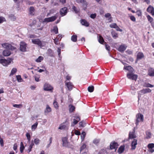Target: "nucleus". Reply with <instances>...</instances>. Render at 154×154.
<instances>
[{
    "instance_id": "obj_1",
    "label": "nucleus",
    "mask_w": 154,
    "mask_h": 154,
    "mask_svg": "<svg viewBox=\"0 0 154 154\" xmlns=\"http://www.w3.org/2000/svg\"><path fill=\"white\" fill-rule=\"evenodd\" d=\"M13 59L9 58L7 59L4 58L3 57L0 55V63L3 66H7L10 64L12 62H13Z\"/></svg>"
},
{
    "instance_id": "obj_2",
    "label": "nucleus",
    "mask_w": 154,
    "mask_h": 154,
    "mask_svg": "<svg viewBox=\"0 0 154 154\" xmlns=\"http://www.w3.org/2000/svg\"><path fill=\"white\" fill-rule=\"evenodd\" d=\"M57 18V16L54 15L52 17L46 18L42 21L43 23L51 22L55 21Z\"/></svg>"
},
{
    "instance_id": "obj_3",
    "label": "nucleus",
    "mask_w": 154,
    "mask_h": 154,
    "mask_svg": "<svg viewBox=\"0 0 154 154\" xmlns=\"http://www.w3.org/2000/svg\"><path fill=\"white\" fill-rule=\"evenodd\" d=\"M136 124L137 125L139 122H142L143 120V116L140 113L137 114L136 115Z\"/></svg>"
},
{
    "instance_id": "obj_4",
    "label": "nucleus",
    "mask_w": 154,
    "mask_h": 154,
    "mask_svg": "<svg viewBox=\"0 0 154 154\" xmlns=\"http://www.w3.org/2000/svg\"><path fill=\"white\" fill-rule=\"evenodd\" d=\"M27 44L25 42L22 41L20 42V50L23 52H26L27 51Z\"/></svg>"
},
{
    "instance_id": "obj_5",
    "label": "nucleus",
    "mask_w": 154,
    "mask_h": 154,
    "mask_svg": "<svg viewBox=\"0 0 154 154\" xmlns=\"http://www.w3.org/2000/svg\"><path fill=\"white\" fill-rule=\"evenodd\" d=\"M32 43L34 44L37 45L41 48L44 45H43L42 42L39 39H32Z\"/></svg>"
},
{
    "instance_id": "obj_6",
    "label": "nucleus",
    "mask_w": 154,
    "mask_h": 154,
    "mask_svg": "<svg viewBox=\"0 0 154 154\" xmlns=\"http://www.w3.org/2000/svg\"><path fill=\"white\" fill-rule=\"evenodd\" d=\"M127 77L129 79L136 80L137 78V75L132 73H128L127 75Z\"/></svg>"
},
{
    "instance_id": "obj_7",
    "label": "nucleus",
    "mask_w": 154,
    "mask_h": 154,
    "mask_svg": "<svg viewBox=\"0 0 154 154\" xmlns=\"http://www.w3.org/2000/svg\"><path fill=\"white\" fill-rule=\"evenodd\" d=\"M151 92V90L149 88H144L138 92L139 94H144Z\"/></svg>"
},
{
    "instance_id": "obj_8",
    "label": "nucleus",
    "mask_w": 154,
    "mask_h": 154,
    "mask_svg": "<svg viewBox=\"0 0 154 154\" xmlns=\"http://www.w3.org/2000/svg\"><path fill=\"white\" fill-rule=\"evenodd\" d=\"M67 8L66 7H64L61 9L60 11V13L62 16H63L66 15L67 13Z\"/></svg>"
},
{
    "instance_id": "obj_9",
    "label": "nucleus",
    "mask_w": 154,
    "mask_h": 154,
    "mask_svg": "<svg viewBox=\"0 0 154 154\" xmlns=\"http://www.w3.org/2000/svg\"><path fill=\"white\" fill-rule=\"evenodd\" d=\"M74 117L75 119H73V121L71 124V126H72L76 124L80 120V118L79 116H74Z\"/></svg>"
},
{
    "instance_id": "obj_10",
    "label": "nucleus",
    "mask_w": 154,
    "mask_h": 154,
    "mask_svg": "<svg viewBox=\"0 0 154 154\" xmlns=\"http://www.w3.org/2000/svg\"><path fill=\"white\" fill-rule=\"evenodd\" d=\"M147 147L148 148V151L151 153L154 152V149L153 148L154 147V143H150L149 144L147 145Z\"/></svg>"
},
{
    "instance_id": "obj_11",
    "label": "nucleus",
    "mask_w": 154,
    "mask_h": 154,
    "mask_svg": "<svg viewBox=\"0 0 154 154\" xmlns=\"http://www.w3.org/2000/svg\"><path fill=\"white\" fill-rule=\"evenodd\" d=\"M44 89L45 91H50L52 90L53 88L49 84L46 83L44 85Z\"/></svg>"
},
{
    "instance_id": "obj_12",
    "label": "nucleus",
    "mask_w": 154,
    "mask_h": 154,
    "mask_svg": "<svg viewBox=\"0 0 154 154\" xmlns=\"http://www.w3.org/2000/svg\"><path fill=\"white\" fill-rule=\"evenodd\" d=\"M147 11L151 13L152 15L154 16V9L152 6L149 5Z\"/></svg>"
},
{
    "instance_id": "obj_13",
    "label": "nucleus",
    "mask_w": 154,
    "mask_h": 154,
    "mask_svg": "<svg viewBox=\"0 0 154 154\" xmlns=\"http://www.w3.org/2000/svg\"><path fill=\"white\" fill-rule=\"evenodd\" d=\"M51 108L48 105H46V108L44 110L45 115L48 114L49 112H51Z\"/></svg>"
},
{
    "instance_id": "obj_14",
    "label": "nucleus",
    "mask_w": 154,
    "mask_h": 154,
    "mask_svg": "<svg viewBox=\"0 0 154 154\" xmlns=\"http://www.w3.org/2000/svg\"><path fill=\"white\" fill-rule=\"evenodd\" d=\"M118 146V145L117 143H112L110 145V148L111 149H115V151H116Z\"/></svg>"
},
{
    "instance_id": "obj_15",
    "label": "nucleus",
    "mask_w": 154,
    "mask_h": 154,
    "mask_svg": "<svg viewBox=\"0 0 154 154\" xmlns=\"http://www.w3.org/2000/svg\"><path fill=\"white\" fill-rule=\"evenodd\" d=\"M65 84L69 91H71L73 87L72 83L70 82H66Z\"/></svg>"
},
{
    "instance_id": "obj_16",
    "label": "nucleus",
    "mask_w": 154,
    "mask_h": 154,
    "mask_svg": "<svg viewBox=\"0 0 154 154\" xmlns=\"http://www.w3.org/2000/svg\"><path fill=\"white\" fill-rule=\"evenodd\" d=\"M137 140L136 139H134L131 143V149H134L136 147L137 145Z\"/></svg>"
},
{
    "instance_id": "obj_17",
    "label": "nucleus",
    "mask_w": 154,
    "mask_h": 154,
    "mask_svg": "<svg viewBox=\"0 0 154 154\" xmlns=\"http://www.w3.org/2000/svg\"><path fill=\"white\" fill-rule=\"evenodd\" d=\"M2 54L4 56H8L10 55L11 52L10 51L5 50L3 51Z\"/></svg>"
},
{
    "instance_id": "obj_18",
    "label": "nucleus",
    "mask_w": 154,
    "mask_h": 154,
    "mask_svg": "<svg viewBox=\"0 0 154 154\" xmlns=\"http://www.w3.org/2000/svg\"><path fill=\"white\" fill-rule=\"evenodd\" d=\"M80 22L82 25L86 27H88L89 26V23L85 20L82 19L81 20Z\"/></svg>"
},
{
    "instance_id": "obj_19",
    "label": "nucleus",
    "mask_w": 154,
    "mask_h": 154,
    "mask_svg": "<svg viewBox=\"0 0 154 154\" xmlns=\"http://www.w3.org/2000/svg\"><path fill=\"white\" fill-rule=\"evenodd\" d=\"M76 2L78 3H81L83 5L87 6V3L85 0H76Z\"/></svg>"
},
{
    "instance_id": "obj_20",
    "label": "nucleus",
    "mask_w": 154,
    "mask_h": 154,
    "mask_svg": "<svg viewBox=\"0 0 154 154\" xmlns=\"http://www.w3.org/2000/svg\"><path fill=\"white\" fill-rule=\"evenodd\" d=\"M126 46L123 45H121L119 46L118 50L121 52H123L126 49Z\"/></svg>"
},
{
    "instance_id": "obj_21",
    "label": "nucleus",
    "mask_w": 154,
    "mask_h": 154,
    "mask_svg": "<svg viewBox=\"0 0 154 154\" xmlns=\"http://www.w3.org/2000/svg\"><path fill=\"white\" fill-rule=\"evenodd\" d=\"M144 57L143 54L142 52H139L137 55V60H140L142 59Z\"/></svg>"
},
{
    "instance_id": "obj_22",
    "label": "nucleus",
    "mask_w": 154,
    "mask_h": 154,
    "mask_svg": "<svg viewBox=\"0 0 154 154\" xmlns=\"http://www.w3.org/2000/svg\"><path fill=\"white\" fill-rule=\"evenodd\" d=\"M124 69L128 70L132 72L134 71L133 69L130 66H125L124 68Z\"/></svg>"
},
{
    "instance_id": "obj_23",
    "label": "nucleus",
    "mask_w": 154,
    "mask_h": 154,
    "mask_svg": "<svg viewBox=\"0 0 154 154\" xmlns=\"http://www.w3.org/2000/svg\"><path fill=\"white\" fill-rule=\"evenodd\" d=\"M10 45L8 43H4L3 44H2V45L4 48L7 49H9V48H10Z\"/></svg>"
},
{
    "instance_id": "obj_24",
    "label": "nucleus",
    "mask_w": 154,
    "mask_h": 154,
    "mask_svg": "<svg viewBox=\"0 0 154 154\" xmlns=\"http://www.w3.org/2000/svg\"><path fill=\"white\" fill-rule=\"evenodd\" d=\"M38 124V122H37L31 126V130L32 131H34L37 128Z\"/></svg>"
},
{
    "instance_id": "obj_25",
    "label": "nucleus",
    "mask_w": 154,
    "mask_h": 154,
    "mask_svg": "<svg viewBox=\"0 0 154 154\" xmlns=\"http://www.w3.org/2000/svg\"><path fill=\"white\" fill-rule=\"evenodd\" d=\"M129 137L130 139H132L135 138L136 136L134 134V132H130L129 135Z\"/></svg>"
},
{
    "instance_id": "obj_26",
    "label": "nucleus",
    "mask_w": 154,
    "mask_h": 154,
    "mask_svg": "<svg viewBox=\"0 0 154 154\" xmlns=\"http://www.w3.org/2000/svg\"><path fill=\"white\" fill-rule=\"evenodd\" d=\"M53 104L54 107L56 109H58L59 108V105L58 103L56 101V99H55L54 100Z\"/></svg>"
},
{
    "instance_id": "obj_27",
    "label": "nucleus",
    "mask_w": 154,
    "mask_h": 154,
    "mask_svg": "<svg viewBox=\"0 0 154 154\" xmlns=\"http://www.w3.org/2000/svg\"><path fill=\"white\" fill-rule=\"evenodd\" d=\"M148 75L151 76H154V69H151L149 70Z\"/></svg>"
},
{
    "instance_id": "obj_28",
    "label": "nucleus",
    "mask_w": 154,
    "mask_h": 154,
    "mask_svg": "<svg viewBox=\"0 0 154 154\" xmlns=\"http://www.w3.org/2000/svg\"><path fill=\"white\" fill-rule=\"evenodd\" d=\"M29 13L31 15H33L34 14L35 9L32 7H31L29 8Z\"/></svg>"
},
{
    "instance_id": "obj_29",
    "label": "nucleus",
    "mask_w": 154,
    "mask_h": 154,
    "mask_svg": "<svg viewBox=\"0 0 154 154\" xmlns=\"http://www.w3.org/2000/svg\"><path fill=\"white\" fill-rule=\"evenodd\" d=\"M20 151L21 153H22L24 149V147L23 146V142H21L20 143Z\"/></svg>"
},
{
    "instance_id": "obj_30",
    "label": "nucleus",
    "mask_w": 154,
    "mask_h": 154,
    "mask_svg": "<svg viewBox=\"0 0 154 154\" xmlns=\"http://www.w3.org/2000/svg\"><path fill=\"white\" fill-rule=\"evenodd\" d=\"M43 59V57L42 56H39L36 59L35 61L37 63L41 62Z\"/></svg>"
},
{
    "instance_id": "obj_31",
    "label": "nucleus",
    "mask_w": 154,
    "mask_h": 154,
    "mask_svg": "<svg viewBox=\"0 0 154 154\" xmlns=\"http://www.w3.org/2000/svg\"><path fill=\"white\" fill-rule=\"evenodd\" d=\"M77 36L76 35H72L71 38V40L74 42L77 41Z\"/></svg>"
},
{
    "instance_id": "obj_32",
    "label": "nucleus",
    "mask_w": 154,
    "mask_h": 154,
    "mask_svg": "<svg viewBox=\"0 0 154 154\" xmlns=\"http://www.w3.org/2000/svg\"><path fill=\"white\" fill-rule=\"evenodd\" d=\"M67 127L66 125L63 124H61L58 128V129L60 130H63L66 128Z\"/></svg>"
},
{
    "instance_id": "obj_33",
    "label": "nucleus",
    "mask_w": 154,
    "mask_h": 154,
    "mask_svg": "<svg viewBox=\"0 0 154 154\" xmlns=\"http://www.w3.org/2000/svg\"><path fill=\"white\" fill-rule=\"evenodd\" d=\"M111 34L112 37L114 38H116L118 37V34L112 31Z\"/></svg>"
},
{
    "instance_id": "obj_34",
    "label": "nucleus",
    "mask_w": 154,
    "mask_h": 154,
    "mask_svg": "<svg viewBox=\"0 0 154 154\" xmlns=\"http://www.w3.org/2000/svg\"><path fill=\"white\" fill-rule=\"evenodd\" d=\"M98 41L101 44H103V43L104 42V39L100 35L99 36Z\"/></svg>"
},
{
    "instance_id": "obj_35",
    "label": "nucleus",
    "mask_w": 154,
    "mask_h": 154,
    "mask_svg": "<svg viewBox=\"0 0 154 154\" xmlns=\"http://www.w3.org/2000/svg\"><path fill=\"white\" fill-rule=\"evenodd\" d=\"M55 34H57L58 33V29L57 27L54 26L53 28V29L51 30Z\"/></svg>"
},
{
    "instance_id": "obj_36",
    "label": "nucleus",
    "mask_w": 154,
    "mask_h": 154,
    "mask_svg": "<svg viewBox=\"0 0 154 154\" xmlns=\"http://www.w3.org/2000/svg\"><path fill=\"white\" fill-rule=\"evenodd\" d=\"M17 71V69L15 68H13L11 72L10 75H12L14 74Z\"/></svg>"
},
{
    "instance_id": "obj_37",
    "label": "nucleus",
    "mask_w": 154,
    "mask_h": 154,
    "mask_svg": "<svg viewBox=\"0 0 154 154\" xmlns=\"http://www.w3.org/2000/svg\"><path fill=\"white\" fill-rule=\"evenodd\" d=\"M124 149V147L123 146H120L119 148L118 152L119 154H121L122 153Z\"/></svg>"
},
{
    "instance_id": "obj_38",
    "label": "nucleus",
    "mask_w": 154,
    "mask_h": 154,
    "mask_svg": "<svg viewBox=\"0 0 154 154\" xmlns=\"http://www.w3.org/2000/svg\"><path fill=\"white\" fill-rule=\"evenodd\" d=\"M54 42L56 45H58L59 44V37L56 38L54 39Z\"/></svg>"
},
{
    "instance_id": "obj_39",
    "label": "nucleus",
    "mask_w": 154,
    "mask_h": 154,
    "mask_svg": "<svg viewBox=\"0 0 154 154\" xmlns=\"http://www.w3.org/2000/svg\"><path fill=\"white\" fill-rule=\"evenodd\" d=\"M16 78L18 82H21L23 81L20 75H18L16 76Z\"/></svg>"
},
{
    "instance_id": "obj_40",
    "label": "nucleus",
    "mask_w": 154,
    "mask_h": 154,
    "mask_svg": "<svg viewBox=\"0 0 154 154\" xmlns=\"http://www.w3.org/2000/svg\"><path fill=\"white\" fill-rule=\"evenodd\" d=\"M9 18L12 20L14 21L16 20V17L13 15L11 14L9 16Z\"/></svg>"
},
{
    "instance_id": "obj_41",
    "label": "nucleus",
    "mask_w": 154,
    "mask_h": 154,
    "mask_svg": "<svg viewBox=\"0 0 154 154\" xmlns=\"http://www.w3.org/2000/svg\"><path fill=\"white\" fill-rule=\"evenodd\" d=\"M72 9L74 10L75 13H78L79 12V9L75 6H73L72 8Z\"/></svg>"
},
{
    "instance_id": "obj_42",
    "label": "nucleus",
    "mask_w": 154,
    "mask_h": 154,
    "mask_svg": "<svg viewBox=\"0 0 154 154\" xmlns=\"http://www.w3.org/2000/svg\"><path fill=\"white\" fill-rule=\"evenodd\" d=\"M88 90L89 92H92L94 90V87L93 86H89L88 88Z\"/></svg>"
},
{
    "instance_id": "obj_43",
    "label": "nucleus",
    "mask_w": 154,
    "mask_h": 154,
    "mask_svg": "<svg viewBox=\"0 0 154 154\" xmlns=\"http://www.w3.org/2000/svg\"><path fill=\"white\" fill-rule=\"evenodd\" d=\"M13 106L16 108H22L23 106V105L22 104H15L13 105Z\"/></svg>"
},
{
    "instance_id": "obj_44",
    "label": "nucleus",
    "mask_w": 154,
    "mask_h": 154,
    "mask_svg": "<svg viewBox=\"0 0 154 154\" xmlns=\"http://www.w3.org/2000/svg\"><path fill=\"white\" fill-rule=\"evenodd\" d=\"M63 144L64 146H66L67 145V142L66 138H63L62 140Z\"/></svg>"
},
{
    "instance_id": "obj_45",
    "label": "nucleus",
    "mask_w": 154,
    "mask_h": 154,
    "mask_svg": "<svg viewBox=\"0 0 154 154\" xmlns=\"http://www.w3.org/2000/svg\"><path fill=\"white\" fill-rule=\"evenodd\" d=\"M144 86L146 87H147V88H148V87L152 88V87H154V86L153 85H152L149 83H146L144 85Z\"/></svg>"
},
{
    "instance_id": "obj_46",
    "label": "nucleus",
    "mask_w": 154,
    "mask_h": 154,
    "mask_svg": "<svg viewBox=\"0 0 154 154\" xmlns=\"http://www.w3.org/2000/svg\"><path fill=\"white\" fill-rule=\"evenodd\" d=\"M34 143L36 145L39 144L40 142V140L37 138H36L34 140Z\"/></svg>"
},
{
    "instance_id": "obj_47",
    "label": "nucleus",
    "mask_w": 154,
    "mask_h": 154,
    "mask_svg": "<svg viewBox=\"0 0 154 154\" xmlns=\"http://www.w3.org/2000/svg\"><path fill=\"white\" fill-rule=\"evenodd\" d=\"M69 111L70 112H72L75 109V107L72 105H70L69 106Z\"/></svg>"
},
{
    "instance_id": "obj_48",
    "label": "nucleus",
    "mask_w": 154,
    "mask_h": 154,
    "mask_svg": "<svg viewBox=\"0 0 154 154\" xmlns=\"http://www.w3.org/2000/svg\"><path fill=\"white\" fill-rule=\"evenodd\" d=\"M148 20L150 23L152 22L153 20V19L149 15H148L146 16Z\"/></svg>"
},
{
    "instance_id": "obj_49",
    "label": "nucleus",
    "mask_w": 154,
    "mask_h": 154,
    "mask_svg": "<svg viewBox=\"0 0 154 154\" xmlns=\"http://www.w3.org/2000/svg\"><path fill=\"white\" fill-rule=\"evenodd\" d=\"M34 145V143L33 142L31 143L29 145V147L28 149V151L29 152H30L31 151V149L32 148L33 146Z\"/></svg>"
},
{
    "instance_id": "obj_50",
    "label": "nucleus",
    "mask_w": 154,
    "mask_h": 154,
    "mask_svg": "<svg viewBox=\"0 0 154 154\" xmlns=\"http://www.w3.org/2000/svg\"><path fill=\"white\" fill-rule=\"evenodd\" d=\"M86 135L85 133L83 132L81 135V138L82 140H83Z\"/></svg>"
},
{
    "instance_id": "obj_51",
    "label": "nucleus",
    "mask_w": 154,
    "mask_h": 154,
    "mask_svg": "<svg viewBox=\"0 0 154 154\" xmlns=\"http://www.w3.org/2000/svg\"><path fill=\"white\" fill-rule=\"evenodd\" d=\"M117 25L116 23H113L110 25L109 26L111 28H115Z\"/></svg>"
},
{
    "instance_id": "obj_52",
    "label": "nucleus",
    "mask_w": 154,
    "mask_h": 154,
    "mask_svg": "<svg viewBox=\"0 0 154 154\" xmlns=\"http://www.w3.org/2000/svg\"><path fill=\"white\" fill-rule=\"evenodd\" d=\"M146 138H149L151 137V133L150 132H146Z\"/></svg>"
},
{
    "instance_id": "obj_53",
    "label": "nucleus",
    "mask_w": 154,
    "mask_h": 154,
    "mask_svg": "<svg viewBox=\"0 0 154 154\" xmlns=\"http://www.w3.org/2000/svg\"><path fill=\"white\" fill-rule=\"evenodd\" d=\"M6 21L5 18L2 17H0V23H2L4 21Z\"/></svg>"
},
{
    "instance_id": "obj_54",
    "label": "nucleus",
    "mask_w": 154,
    "mask_h": 154,
    "mask_svg": "<svg viewBox=\"0 0 154 154\" xmlns=\"http://www.w3.org/2000/svg\"><path fill=\"white\" fill-rule=\"evenodd\" d=\"M55 12V11L53 9H51L50 10L49 13L47 14V16L48 17L50 16V14H53Z\"/></svg>"
},
{
    "instance_id": "obj_55",
    "label": "nucleus",
    "mask_w": 154,
    "mask_h": 154,
    "mask_svg": "<svg viewBox=\"0 0 154 154\" xmlns=\"http://www.w3.org/2000/svg\"><path fill=\"white\" fill-rule=\"evenodd\" d=\"M26 136L28 141H29L30 140V136L29 133H27L26 134Z\"/></svg>"
},
{
    "instance_id": "obj_56",
    "label": "nucleus",
    "mask_w": 154,
    "mask_h": 154,
    "mask_svg": "<svg viewBox=\"0 0 154 154\" xmlns=\"http://www.w3.org/2000/svg\"><path fill=\"white\" fill-rule=\"evenodd\" d=\"M86 146L85 144H83L81 146L80 149V152H81L86 147Z\"/></svg>"
},
{
    "instance_id": "obj_57",
    "label": "nucleus",
    "mask_w": 154,
    "mask_h": 154,
    "mask_svg": "<svg viewBox=\"0 0 154 154\" xmlns=\"http://www.w3.org/2000/svg\"><path fill=\"white\" fill-rule=\"evenodd\" d=\"M130 19L132 21L135 22L136 21V19L135 17L133 16H131L130 17Z\"/></svg>"
},
{
    "instance_id": "obj_58",
    "label": "nucleus",
    "mask_w": 154,
    "mask_h": 154,
    "mask_svg": "<svg viewBox=\"0 0 154 154\" xmlns=\"http://www.w3.org/2000/svg\"><path fill=\"white\" fill-rule=\"evenodd\" d=\"M106 152L105 150H101L98 153V154H105Z\"/></svg>"
},
{
    "instance_id": "obj_59",
    "label": "nucleus",
    "mask_w": 154,
    "mask_h": 154,
    "mask_svg": "<svg viewBox=\"0 0 154 154\" xmlns=\"http://www.w3.org/2000/svg\"><path fill=\"white\" fill-rule=\"evenodd\" d=\"M9 49H10L11 50H13L16 49V47L13 46L11 45H10V48H9Z\"/></svg>"
},
{
    "instance_id": "obj_60",
    "label": "nucleus",
    "mask_w": 154,
    "mask_h": 154,
    "mask_svg": "<svg viewBox=\"0 0 154 154\" xmlns=\"http://www.w3.org/2000/svg\"><path fill=\"white\" fill-rule=\"evenodd\" d=\"M136 13L139 16H141L142 15V12L140 11L139 10L137 11Z\"/></svg>"
},
{
    "instance_id": "obj_61",
    "label": "nucleus",
    "mask_w": 154,
    "mask_h": 154,
    "mask_svg": "<svg viewBox=\"0 0 154 154\" xmlns=\"http://www.w3.org/2000/svg\"><path fill=\"white\" fill-rule=\"evenodd\" d=\"M99 142V140L98 139H95L93 141V143H94L96 144L98 143Z\"/></svg>"
},
{
    "instance_id": "obj_62",
    "label": "nucleus",
    "mask_w": 154,
    "mask_h": 154,
    "mask_svg": "<svg viewBox=\"0 0 154 154\" xmlns=\"http://www.w3.org/2000/svg\"><path fill=\"white\" fill-rule=\"evenodd\" d=\"M96 14H92L91 15L90 17L91 18L94 19L96 17Z\"/></svg>"
},
{
    "instance_id": "obj_63",
    "label": "nucleus",
    "mask_w": 154,
    "mask_h": 154,
    "mask_svg": "<svg viewBox=\"0 0 154 154\" xmlns=\"http://www.w3.org/2000/svg\"><path fill=\"white\" fill-rule=\"evenodd\" d=\"M126 53L128 54H132V51L131 50H128L126 51Z\"/></svg>"
},
{
    "instance_id": "obj_64",
    "label": "nucleus",
    "mask_w": 154,
    "mask_h": 154,
    "mask_svg": "<svg viewBox=\"0 0 154 154\" xmlns=\"http://www.w3.org/2000/svg\"><path fill=\"white\" fill-rule=\"evenodd\" d=\"M0 143L2 146H3L4 145L3 140L2 138L0 137Z\"/></svg>"
}]
</instances>
